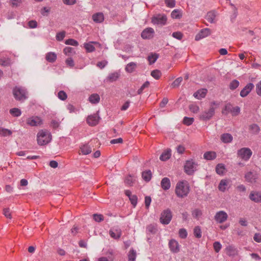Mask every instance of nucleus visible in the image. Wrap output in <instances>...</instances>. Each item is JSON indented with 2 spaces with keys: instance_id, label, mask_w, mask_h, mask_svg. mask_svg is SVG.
Segmentation results:
<instances>
[{
  "instance_id": "nucleus-1",
  "label": "nucleus",
  "mask_w": 261,
  "mask_h": 261,
  "mask_svg": "<svg viewBox=\"0 0 261 261\" xmlns=\"http://www.w3.org/2000/svg\"><path fill=\"white\" fill-rule=\"evenodd\" d=\"M190 191V187L188 182L186 180L178 181L175 187V192L179 198L186 197Z\"/></svg>"
},
{
  "instance_id": "nucleus-2",
  "label": "nucleus",
  "mask_w": 261,
  "mask_h": 261,
  "mask_svg": "<svg viewBox=\"0 0 261 261\" xmlns=\"http://www.w3.org/2000/svg\"><path fill=\"white\" fill-rule=\"evenodd\" d=\"M12 93L14 98L17 101L23 102L28 98L27 89L21 86L14 87Z\"/></svg>"
},
{
  "instance_id": "nucleus-3",
  "label": "nucleus",
  "mask_w": 261,
  "mask_h": 261,
  "mask_svg": "<svg viewBox=\"0 0 261 261\" xmlns=\"http://www.w3.org/2000/svg\"><path fill=\"white\" fill-rule=\"evenodd\" d=\"M51 139V134L47 130H41L37 134V141L39 145H45L49 143Z\"/></svg>"
},
{
  "instance_id": "nucleus-4",
  "label": "nucleus",
  "mask_w": 261,
  "mask_h": 261,
  "mask_svg": "<svg viewBox=\"0 0 261 261\" xmlns=\"http://www.w3.org/2000/svg\"><path fill=\"white\" fill-rule=\"evenodd\" d=\"M172 218L171 211L170 209L168 208L164 210L162 213L160 217V222L162 224L167 225L168 224Z\"/></svg>"
},
{
  "instance_id": "nucleus-5",
  "label": "nucleus",
  "mask_w": 261,
  "mask_h": 261,
  "mask_svg": "<svg viewBox=\"0 0 261 261\" xmlns=\"http://www.w3.org/2000/svg\"><path fill=\"white\" fill-rule=\"evenodd\" d=\"M197 165L193 160L187 161L184 166L185 172L189 175H192L196 170Z\"/></svg>"
},
{
  "instance_id": "nucleus-6",
  "label": "nucleus",
  "mask_w": 261,
  "mask_h": 261,
  "mask_svg": "<svg viewBox=\"0 0 261 261\" xmlns=\"http://www.w3.org/2000/svg\"><path fill=\"white\" fill-rule=\"evenodd\" d=\"M238 155L244 161H248L252 154L251 150L247 147L242 148L238 150Z\"/></svg>"
},
{
  "instance_id": "nucleus-7",
  "label": "nucleus",
  "mask_w": 261,
  "mask_h": 261,
  "mask_svg": "<svg viewBox=\"0 0 261 261\" xmlns=\"http://www.w3.org/2000/svg\"><path fill=\"white\" fill-rule=\"evenodd\" d=\"M244 178L248 182L255 183L258 178V173L255 170H251L245 173Z\"/></svg>"
},
{
  "instance_id": "nucleus-8",
  "label": "nucleus",
  "mask_w": 261,
  "mask_h": 261,
  "mask_svg": "<svg viewBox=\"0 0 261 261\" xmlns=\"http://www.w3.org/2000/svg\"><path fill=\"white\" fill-rule=\"evenodd\" d=\"M100 117L98 116V113L94 114L89 115L86 119L87 124L91 126H94L98 124Z\"/></svg>"
},
{
  "instance_id": "nucleus-9",
  "label": "nucleus",
  "mask_w": 261,
  "mask_h": 261,
  "mask_svg": "<svg viewBox=\"0 0 261 261\" xmlns=\"http://www.w3.org/2000/svg\"><path fill=\"white\" fill-rule=\"evenodd\" d=\"M215 108L210 107L208 111L202 112L199 118L201 120L206 121L210 120L215 114Z\"/></svg>"
},
{
  "instance_id": "nucleus-10",
  "label": "nucleus",
  "mask_w": 261,
  "mask_h": 261,
  "mask_svg": "<svg viewBox=\"0 0 261 261\" xmlns=\"http://www.w3.org/2000/svg\"><path fill=\"white\" fill-rule=\"evenodd\" d=\"M228 215L227 213L223 211H220L216 213L214 219L218 223L224 222L227 219Z\"/></svg>"
},
{
  "instance_id": "nucleus-11",
  "label": "nucleus",
  "mask_w": 261,
  "mask_h": 261,
  "mask_svg": "<svg viewBox=\"0 0 261 261\" xmlns=\"http://www.w3.org/2000/svg\"><path fill=\"white\" fill-rule=\"evenodd\" d=\"M167 17L165 15H158L152 18V22L154 24H160L163 25L166 24L167 21Z\"/></svg>"
},
{
  "instance_id": "nucleus-12",
  "label": "nucleus",
  "mask_w": 261,
  "mask_h": 261,
  "mask_svg": "<svg viewBox=\"0 0 261 261\" xmlns=\"http://www.w3.org/2000/svg\"><path fill=\"white\" fill-rule=\"evenodd\" d=\"M211 33V31L208 28H205L201 30L200 32L195 36V40L199 41L206 37L209 36Z\"/></svg>"
},
{
  "instance_id": "nucleus-13",
  "label": "nucleus",
  "mask_w": 261,
  "mask_h": 261,
  "mask_svg": "<svg viewBox=\"0 0 261 261\" xmlns=\"http://www.w3.org/2000/svg\"><path fill=\"white\" fill-rule=\"evenodd\" d=\"M27 123L31 126H36L40 125L42 123V121L38 117H32L27 119Z\"/></svg>"
},
{
  "instance_id": "nucleus-14",
  "label": "nucleus",
  "mask_w": 261,
  "mask_h": 261,
  "mask_svg": "<svg viewBox=\"0 0 261 261\" xmlns=\"http://www.w3.org/2000/svg\"><path fill=\"white\" fill-rule=\"evenodd\" d=\"M154 33V30L151 28H147L144 30L141 33V37L143 39H151L153 37Z\"/></svg>"
},
{
  "instance_id": "nucleus-15",
  "label": "nucleus",
  "mask_w": 261,
  "mask_h": 261,
  "mask_svg": "<svg viewBox=\"0 0 261 261\" xmlns=\"http://www.w3.org/2000/svg\"><path fill=\"white\" fill-rule=\"evenodd\" d=\"M254 88V85L249 83L246 85V86L241 91L240 96L242 97H246L253 89Z\"/></svg>"
},
{
  "instance_id": "nucleus-16",
  "label": "nucleus",
  "mask_w": 261,
  "mask_h": 261,
  "mask_svg": "<svg viewBox=\"0 0 261 261\" xmlns=\"http://www.w3.org/2000/svg\"><path fill=\"white\" fill-rule=\"evenodd\" d=\"M249 197L250 200L255 202H261V193L259 192H251V193L249 194Z\"/></svg>"
},
{
  "instance_id": "nucleus-17",
  "label": "nucleus",
  "mask_w": 261,
  "mask_h": 261,
  "mask_svg": "<svg viewBox=\"0 0 261 261\" xmlns=\"http://www.w3.org/2000/svg\"><path fill=\"white\" fill-rule=\"evenodd\" d=\"M169 246L170 250L174 253H177L179 251V245L178 242L174 239L169 241Z\"/></svg>"
},
{
  "instance_id": "nucleus-18",
  "label": "nucleus",
  "mask_w": 261,
  "mask_h": 261,
  "mask_svg": "<svg viewBox=\"0 0 261 261\" xmlns=\"http://www.w3.org/2000/svg\"><path fill=\"white\" fill-rule=\"evenodd\" d=\"M207 92V90L206 89H201L195 92L193 96L198 99H201L205 97Z\"/></svg>"
},
{
  "instance_id": "nucleus-19",
  "label": "nucleus",
  "mask_w": 261,
  "mask_h": 261,
  "mask_svg": "<svg viewBox=\"0 0 261 261\" xmlns=\"http://www.w3.org/2000/svg\"><path fill=\"white\" fill-rule=\"evenodd\" d=\"M162 188L164 190H168L171 187V182L169 178L164 177L161 182Z\"/></svg>"
},
{
  "instance_id": "nucleus-20",
  "label": "nucleus",
  "mask_w": 261,
  "mask_h": 261,
  "mask_svg": "<svg viewBox=\"0 0 261 261\" xmlns=\"http://www.w3.org/2000/svg\"><path fill=\"white\" fill-rule=\"evenodd\" d=\"M109 233L112 238L115 239H118L121 236V230L119 228H113L110 230Z\"/></svg>"
},
{
  "instance_id": "nucleus-21",
  "label": "nucleus",
  "mask_w": 261,
  "mask_h": 261,
  "mask_svg": "<svg viewBox=\"0 0 261 261\" xmlns=\"http://www.w3.org/2000/svg\"><path fill=\"white\" fill-rule=\"evenodd\" d=\"M220 139L222 142L229 143L232 141L233 137L230 134L224 133L221 135Z\"/></svg>"
},
{
  "instance_id": "nucleus-22",
  "label": "nucleus",
  "mask_w": 261,
  "mask_h": 261,
  "mask_svg": "<svg viewBox=\"0 0 261 261\" xmlns=\"http://www.w3.org/2000/svg\"><path fill=\"white\" fill-rule=\"evenodd\" d=\"M216 17V12L215 11H211L207 12L206 19V20L211 23L215 22V18Z\"/></svg>"
},
{
  "instance_id": "nucleus-23",
  "label": "nucleus",
  "mask_w": 261,
  "mask_h": 261,
  "mask_svg": "<svg viewBox=\"0 0 261 261\" xmlns=\"http://www.w3.org/2000/svg\"><path fill=\"white\" fill-rule=\"evenodd\" d=\"M249 130L251 134L256 135L260 132V127L256 124H252L249 126Z\"/></svg>"
},
{
  "instance_id": "nucleus-24",
  "label": "nucleus",
  "mask_w": 261,
  "mask_h": 261,
  "mask_svg": "<svg viewBox=\"0 0 261 261\" xmlns=\"http://www.w3.org/2000/svg\"><path fill=\"white\" fill-rule=\"evenodd\" d=\"M100 99V96L98 94L93 93L89 96L88 100L92 104H97L99 102Z\"/></svg>"
},
{
  "instance_id": "nucleus-25",
  "label": "nucleus",
  "mask_w": 261,
  "mask_h": 261,
  "mask_svg": "<svg viewBox=\"0 0 261 261\" xmlns=\"http://www.w3.org/2000/svg\"><path fill=\"white\" fill-rule=\"evenodd\" d=\"M93 21L96 23L102 22L104 20V16L102 13H97L92 16Z\"/></svg>"
},
{
  "instance_id": "nucleus-26",
  "label": "nucleus",
  "mask_w": 261,
  "mask_h": 261,
  "mask_svg": "<svg viewBox=\"0 0 261 261\" xmlns=\"http://www.w3.org/2000/svg\"><path fill=\"white\" fill-rule=\"evenodd\" d=\"M120 74L117 72L111 73L107 77V81L110 82H113L117 81L119 77Z\"/></svg>"
},
{
  "instance_id": "nucleus-27",
  "label": "nucleus",
  "mask_w": 261,
  "mask_h": 261,
  "mask_svg": "<svg viewBox=\"0 0 261 261\" xmlns=\"http://www.w3.org/2000/svg\"><path fill=\"white\" fill-rule=\"evenodd\" d=\"M45 59L50 63H54L57 59V55L54 52H49L46 54Z\"/></svg>"
},
{
  "instance_id": "nucleus-28",
  "label": "nucleus",
  "mask_w": 261,
  "mask_h": 261,
  "mask_svg": "<svg viewBox=\"0 0 261 261\" xmlns=\"http://www.w3.org/2000/svg\"><path fill=\"white\" fill-rule=\"evenodd\" d=\"M217 157V155L214 151H207L203 154V158L206 160H213Z\"/></svg>"
},
{
  "instance_id": "nucleus-29",
  "label": "nucleus",
  "mask_w": 261,
  "mask_h": 261,
  "mask_svg": "<svg viewBox=\"0 0 261 261\" xmlns=\"http://www.w3.org/2000/svg\"><path fill=\"white\" fill-rule=\"evenodd\" d=\"M94 43L97 44V43L96 42H90L89 43H84V47L87 52L91 53L95 50V47L93 45Z\"/></svg>"
},
{
  "instance_id": "nucleus-30",
  "label": "nucleus",
  "mask_w": 261,
  "mask_h": 261,
  "mask_svg": "<svg viewBox=\"0 0 261 261\" xmlns=\"http://www.w3.org/2000/svg\"><path fill=\"white\" fill-rule=\"evenodd\" d=\"M137 67V64L135 62H130L127 64L125 68L126 72L128 73H132Z\"/></svg>"
},
{
  "instance_id": "nucleus-31",
  "label": "nucleus",
  "mask_w": 261,
  "mask_h": 261,
  "mask_svg": "<svg viewBox=\"0 0 261 261\" xmlns=\"http://www.w3.org/2000/svg\"><path fill=\"white\" fill-rule=\"evenodd\" d=\"M142 178L146 181H149L152 177L151 172L150 170L143 171L142 173Z\"/></svg>"
},
{
  "instance_id": "nucleus-32",
  "label": "nucleus",
  "mask_w": 261,
  "mask_h": 261,
  "mask_svg": "<svg viewBox=\"0 0 261 261\" xmlns=\"http://www.w3.org/2000/svg\"><path fill=\"white\" fill-rule=\"evenodd\" d=\"M228 185V181L226 179H222L218 186V189L221 192H225L226 189V186Z\"/></svg>"
},
{
  "instance_id": "nucleus-33",
  "label": "nucleus",
  "mask_w": 261,
  "mask_h": 261,
  "mask_svg": "<svg viewBox=\"0 0 261 261\" xmlns=\"http://www.w3.org/2000/svg\"><path fill=\"white\" fill-rule=\"evenodd\" d=\"M63 53L66 56H70L75 54V50L71 47H65L63 49Z\"/></svg>"
},
{
  "instance_id": "nucleus-34",
  "label": "nucleus",
  "mask_w": 261,
  "mask_h": 261,
  "mask_svg": "<svg viewBox=\"0 0 261 261\" xmlns=\"http://www.w3.org/2000/svg\"><path fill=\"white\" fill-rule=\"evenodd\" d=\"M10 114L15 117L20 116L21 115L20 109L16 108L11 109L9 111Z\"/></svg>"
},
{
  "instance_id": "nucleus-35",
  "label": "nucleus",
  "mask_w": 261,
  "mask_h": 261,
  "mask_svg": "<svg viewBox=\"0 0 261 261\" xmlns=\"http://www.w3.org/2000/svg\"><path fill=\"white\" fill-rule=\"evenodd\" d=\"M171 156L170 150H167L162 153L160 156V159L161 161H165L168 160Z\"/></svg>"
},
{
  "instance_id": "nucleus-36",
  "label": "nucleus",
  "mask_w": 261,
  "mask_h": 261,
  "mask_svg": "<svg viewBox=\"0 0 261 261\" xmlns=\"http://www.w3.org/2000/svg\"><path fill=\"white\" fill-rule=\"evenodd\" d=\"M225 169V166L222 164H218L216 167V172L219 175L223 174Z\"/></svg>"
},
{
  "instance_id": "nucleus-37",
  "label": "nucleus",
  "mask_w": 261,
  "mask_h": 261,
  "mask_svg": "<svg viewBox=\"0 0 261 261\" xmlns=\"http://www.w3.org/2000/svg\"><path fill=\"white\" fill-rule=\"evenodd\" d=\"M159 58V55L157 54H152L148 56V60L150 64H152L155 62Z\"/></svg>"
},
{
  "instance_id": "nucleus-38",
  "label": "nucleus",
  "mask_w": 261,
  "mask_h": 261,
  "mask_svg": "<svg viewBox=\"0 0 261 261\" xmlns=\"http://www.w3.org/2000/svg\"><path fill=\"white\" fill-rule=\"evenodd\" d=\"M128 257L129 261H135L136 258V252L134 249L132 248L129 251Z\"/></svg>"
},
{
  "instance_id": "nucleus-39",
  "label": "nucleus",
  "mask_w": 261,
  "mask_h": 261,
  "mask_svg": "<svg viewBox=\"0 0 261 261\" xmlns=\"http://www.w3.org/2000/svg\"><path fill=\"white\" fill-rule=\"evenodd\" d=\"M12 134V132L8 129L0 127V135L6 137L7 136H10Z\"/></svg>"
},
{
  "instance_id": "nucleus-40",
  "label": "nucleus",
  "mask_w": 261,
  "mask_h": 261,
  "mask_svg": "<svg viewBox=\"0 0 261 261\" xmlns=\"http://www.w3.org/2000/svg\"><path fill=\"white\" fill-rule=\"evenodd\" d=\"M92 152V148L88 145H83V154L87 155Z\"/></svg>"
},
{
  "instance_id": "nucleus-41",
  "label": "nucleus",
  "mask_w": 261,
  "mask_h": 261,
  "mask_svg": "<svg viewBox=\"0 0 261 261\" xmlns=\"http://www.w3.org/2000/svg\"><path fill=\"white\" fill-rule=\"evenodd\" d=\"M192 215L194 218L198 219L202 215V212L201 210L196 208L192 212Z\"/></svg>"
},
{
  "instance_id": "nucleus-42",
  "label": "nucleus",
  "mask_w": 261,
  "mask_h": 261,
  "mask_svg": "<svg viewBox=\"0 0 261 261\" xmlns=\"http://www.w3.org/2000/svg\"><path fill=\"white\" fill-rule=\"evenodd\" d=\"M171 16L173 18L178 19L181 17V14L180 11L175 9L171 12Z\"/></svg>"
},
{
  "instance_id": "nucleus-43",
  "label": "nucleus",
  "mask_w": 261,
  "mask_h": 261,
  "mask_svg": "<svg viewBox=\"0 0 261 261\" xmlns=\"http://www.w3.org/2000/svg\"><path fill=\"white\" fill-rule=\"evenodd\" d=\"M194 234L196 238H200L201 237V231L199 226L195 227L194 229Z\"/></svg>"
},
{
  "instance_id": "nucleus-44",
  "label": "nucleus",
  "mask_w": 261,
  "mask_h": 261,
  "mask_svg": "<svg viewBox=\"0 0 261 261\" xmlns=\"http://www.w3.org/2000/svg\"><path fill=\"white\" fill-rule=\"evenodd\" d=\"M58 97L60 100L64 101L67 99V95L64 91L61 90L58 93Z\"/></svg>"
},
{
  "instance_id": "nucleus-45",
  "label": "nucleus",
  "mask_w": 261,
  "mask_h": 261,
  "mask_svg": "<svg viewBox=\"0 0 261 261\" xmlns=\"http://www.w3.org/2000/svg\"><path fill=\"white\" fill-rule=\"evenodd\" d=\"M65 43L67 45H70L74 46L78 45V42L73 39H68L65 40Z\"/></svg>"
},
{
  "instance_id": "nucleus-46",
  "label": "nucleus",
  "mask_w": 261,
  "mask_h": 261,
  "mask_svg": "<svg viewBox=\"0 0 261 261\" xmlns=\"http://www.w3.org/2000/svg\"><path fill=\"white\" fill-rule=\"evenodd\" d=\"M151 75L155 79L158 80L161 75V72L160 70L155 69L151 71Z\"/></svg>"
},
{
  "instance_id": "nucleus-47",
  "label": "nucleus",
  "mask_w": 261,
  "mask_h": 261,
  "mask_svg": "<svg viewBox=\"0 0 261 261\" xmlns=\"http://www.w3.org/2000/svg\"><path fill=\"white\" fill-rule=\"evenodd\" d=\"M239 86V82L237 80L231 81L229 84V88L231 90H234Z\"/></svg>"
},
{
  "instance_id": "nucleus-48",
  "label": "nucleus",
  "mask_w": 261,
  "mask_h": 261,
  "mask_svg": "<svg viewBox=\"0 0 261 261\" xmlns=\"http://www.w3.org/2000/svg\"><path fill=\"white\" fill-rule=\"evenodd\" d=\"M194 122V118L185 117L183 119V123L188 126L191 125Z\"/></svg>"
},
{
  "instance_id": "nucleus-49",
  "label": "nucleus",
  "mask_w": 261,
  "mask_h": 261,
  "mask_svg": "<svg viewBox=\"0 0 261 261\" xmlns=\"http://www.w3.org/2000/svg\"><path fill=\"white\" fill-rule=\"evenodd\" d=\"M179 236L181 239H185L187 237L188 233L186 229L180 228L178 232Z\"/></svg>"
},
{
  "instance_id": "nucleus-50",
  "label": "nucleus",
  "mask_w": 261,
  "mask_h": 261,
  "mask_svg": "<svg viewBox=\"0 0 261 261\" xmlns=\"http://www.w3.org/2000/svg\"><path fill=\"white\" fill-rule=\"evenodd\" d=\"M50 11V8H47L46 7H44L40 10V13L43 16H47L48 15Z\"/></svg>"
},
{
  "instance_id": "nucleus-51",
  "label": "nucleus",
  "mask_w": 261,
  "mask_h": 261,
  "mask_svg": "<svg viewBox=\"0 0 261 261\" xmlns=\"http://www.w3.org/2000/svg\"><path fill=\"white\" fill-rule=\"evenodd\" d=\"M65 34L66 33L65 31H62L57 33L56 37V39L59 41H62L65 36Z\"/></svg>"
},
{
  "instance_id": "nucleus-52",
  "label": "nucleus",
  "mask_w": 261,
  "mask_h": 261,
  "mask_svg": "<svg viewBox=\"0 0 261 261\" xmlns=\"http://www.w3.org/2000/svg\"><path fill=\"white\" fill-rule=\"evenodd\" d=\"M214 249L217 253L219 252L222 248V245L219 242H215L213 244Z\"/></svg>"
},
{
  "instance_id": "nucleus-53",
  "label": "nucleus",
  "mask_w": 261,
  "mask_h": 261,
  "mask_svg": "<svg viewBox=\"0 0 261 261\" xmlns=\"http://www.w3.org/2000/svg\"><path fill=\"white\" fill-rule=\"evenodd\" d=\"M129 199L133 205L134 207H135L137 204L138 198L136 195H133L129 198Z\"/></svg>"
},
{
  "instance_id": "nucleus-54",
  "label": "nucleus",
  "mask_w": 261,
  "mask_h": 261,
  "mask_svg": "<svg viewBox=\"0 0 261 261\" xmlns=\"http://www.w3.org/2000/svg\"><path fill=\"white\" fill-rule=\"evenodd\" d=\"M146 230L148 232L154 234L156 232V228L153 225H149L147 227Z\"/></svg>"
},
{
  "instance_id": "nucleus-55",
  "label": "nucleus",
  "mask_w": 261,
  "mask_h": 261,
  "mask_svg": "<svg viewBox=\"0 0 261 261\" xmlns=\"http://www.w3.org/2000/svg\"><path fill=\"white\" fill-rule=\"evenodd\" d=\"M10 3L12 7L16 8L22 3V0H10Z\"/></svg>"
},
{
  "instance_id": "nucleus-56",
  "label": "nucleus",
  "mask_w": 261,
  "mask_h": 261,
  "mask_svg": "<svg viewBox=\"0 0 261 261\" xmlns=\"http://www.w3.org/2000/svg\"><path fill=\"white\" fill-rule=\"evenodd\" d=\"M172 36L174 38L180 40L183 37V34L180 32H175L172 33Z\"/></svg>"
},
{
  "instance_id": "nucleus-57",
  "label": "nucleus",
  "mask_w": 261,
  "mask_h": 261,
  "mask_svg": "<svg viewBox=\"0 0 261 261\" xmlns=\"http://www.w3.org/2000/svg\"><path fill=\"white\" fill-rule=\"evenodd\" d=\"M182 81V78L181 77H178L172 83L171 86L174 88L178 87Z\"/></svg>"
},
{
  "instance_id": "nucleus-58",
  "label": "nucleus",
  "mask_w": 261,
  "mask_h": 261,
  "mask_svg": "<svg viewBox=\"0 0 261 261\" xmlns=\"http://www.w3.org/2000/svg\"><path fill=\"white\" fill-rule=\"evenodd\" d=\"M226 250H227V254L229 255H234L236 253L235 248L231 246H229L227 247Z\"/></svg>"
},
{
  "instance_id": "nucleus-59",
  "label": "nucleus",
  "mask_w": 261,
  "mask_h": 261,
  "mask_svg": "<svg viewBox=\"0 0 261 261\" xmlns=\"http://www.w3.org/2000/svg\"><path fill=\"white\" fill-rule=\"evenodd\" d=\"M94 220L97 222H100L103 220V216L101 214H95L93 215Z\"/></svg>"
},
{
  "instance_id": "nucleus-60",
  "label": "nucleus",
  "mask_w": 261,
  "mask_h": 261,
  "mask_svg": "<svg viewBox=\"0 0 261 261\" xmlns=\"http://www.w3.org/2000/svg\"><path fill=\"white\" fill-rule=\"evenodd\" d=\"M166 6L169 8H173L175 6V0H165Z\"/></svg>"
},
{
  "instance_id": "nucleus-61",
  "label": "nucleus",
  "mask_w": 261,
  "mask_h": 261,
  "mask_svg": "<svg viewBox=\"0 0 261 261\" xmlns=\"http://www.w3.org/2000/svg\"><path fill=\"white\" fill-rule=\"evenodd\" d=\"M189 109L192 112L197 113L199 111V108L195 105H191L189 106Z\"/></svg>"
},
{
  "instance_id": "nucleus-62",
  "label": "nucleus",
  "mask_w": 261,
  "mask_h": 261,
  "mask_svg": "<svg viewBox=\"0 0 261 261\" xmlns=\"http://www.w3.org/2000/svg\"><path fill=\"white\" fill-rule=\"evenodd\" d=\"M59 125L60 122L58 121L55 119H53L51 121L50 126L52 127L53 128L56 129L59 127Z\"/></svg>"
},
{
  "instance_id": "nucleus-63",
  "label": "nucleus",
  "mask_w": 261,
  "mask_h": 261,
  "mask_svg": "<svg viewBox=\"0 0 261 261\" xmlns=\"http://www.w3.org/2000/svg\"><path fill=\"white\" fill-rule=\"evenodd\" d=\"M37 22L35 20H31L28 22V25L30 28L35 29L37 27Z\"/></svg>"
},
{
  "instance_id": "nucleus-64",
  "label": "nucleus",
  "mask_w": 261,
  "mask_h": 261,
  "mask_svg": "<svg viewBox=\"0 0 261 261\" xmlns=\"http://www.w3.org/2000/svg\"><path fill=\"white\" fill-rule=\"evenodd\" d=\"M256 92L258 95L261 96V81L256 85Z\"/></svg>"
}]
</instances>
